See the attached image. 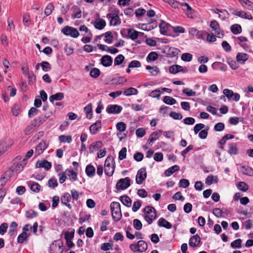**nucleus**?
Listing matches in <instances>:
<instances>
[{
	"label": "nucleus",
	"mask_w": 253,
	"mask_h": 253,
	"mask_svg": "<svg viewBox=\"0 0 253 253\" xmlns=\"http://www.w3.org/2000/svg\"><path fill=\"white\" fill-rule=\"evenodd\" d=\"M54 9L53 4L52 3H49L46 7L44 10V14L46 16H49Z\"/></svg>",
	"instance_id": "47"
},
{
	"label": "nucleus",
	"mask_w": 253,
	"mask_h": 253,
	"mask_svg": "<svg viewBox=\"0 0 253 253\" xmlns=\"http://www.w3.org/2000/svg\"><path fill=\"white\" fill-rule=\"evenodd\" d=\"M158 225L159 227H163L168 229L172 227L171 224L163 217L159 219Z\"/></svg>",
	"instance_id": "20"
},
{
	"label": "nucleus",
	"mask_w": 253,
	"mask_h": 253,
	"mask_svg": "<svg viewBox=\"0 0 253 253\" xmlns=\"http://www.w3.org/2000/svg\"><path fill=\"white\" fill-rule=\"evenodd\" d=\"M133 225L134 228L137 230H139L142 228V224L141 221L137 219H135L133 221Z\"/></svg>",
	"instance_id": "55"
},
{
	"label": "nucleus",
	"mask_w": 253,
	"mask_h": 253,
	"mask_svg": "<svg viewBox=\"0 0 253 253\" xmlns=\"http://www.w3.org/2000/svg\"><path fill=\"white\" fill-rule=\"evenodd\" d=\"M67 178L71 181H75L77 179V173L73 169H67L65 170Z\"/></svg>",
	"instance_id": "16"
},
{
	"label": "nucleus",
	"mask_w": 253,
	"mask_h": 253,
	"mask_svg": "<svg viewBox=\"0 0 253 253\" xmlns=\"http://www.w3.org/2000/svg\"><path fill=\"white\" fill-rule=\"evenodd\" d=\"M104 165V167H109V166H115V162L113 157L112 156L108 157L105 161Z\"/></svg>",
	"instance_id": "54"
},
{
	"label": "nucleus",
	"mask_w": 253,
	"mask_h": 253,
	"mask_svg": "<svg viewBox=\"0 0 253 253\" xmlns=\"http://www.w3.org/2000/svg\"><path fill=\"white\" fill-rule=\"evenodd\" d=\"M97 47L102 51H105L112 54L116 53L119 51L117 48L115 47L110 48L109 46L105 44H98Z\"/></svg>",
	"instance_id": "13"
},
{
	"label": "nucleus",
	"mask_w": 253,
	"mask_h": 253,
	"mask_svg": "<svg viewBox=\"0 0 253 253\" xmlns=\"http://www.w3.org/2000/svg\"><path fill=\"white\" fill-rule=\"evenodd\" d=\"M28 236L27 233L25 232H23L21 234H20L17 238V242L18 243L22 244L24 242V241H26Z\"/></svg>",
	"instance_id": "39"
},
{
	"label": "nucleus",
	"mask_w": 253,
	"mask_h": 253,
	"mask_svg": "<svg viewBox=\"0 0 253 253\" xmlns=\"http://www.w3.org/2000/svg\"><path fill=\"white\" fill-rule=\"evenodd\" d=\"M249 59V55L243 52H239L237 54L236 60L238 62L244 64L245 62Z\"/></svg>",
	"instance_id": "21"
},
{
	"label": "nucleus",
	"mask_w": 253,
	"mask_h": 253,
	"mask_svg": "<svg viewBox=\"0 0 253 253\" xmlns=\"http://www.w3.org/2000/svg\"><path fill=\"white\" fill-rule=\"evenodd\" d=\"M241 171L244 175H247L249 176L253 175V169L250 167H245V166H243Z\"/></svg>",
	"instance_id": "34"
},
{
	"label": "nucleus",
	"mask_w": 253,
	"mask_h": 253,
	"mask_svg": "<svg viewBox=\"0 0 253 253\" xmlns=\"http://www.w3.org/2000/svg\"><path fill=\"white\" fill-rule=\"evenodd\" d=\"M138 92L137 89L134 87H129L128 88L126 89L123 93L126 96H130L132 95H136Z\"/></svg>",
	"instance_id": "33"
},
{
	"label": "nucleus",
	"mask_w": 253,
	"mask_h": 253,
	"mask_svg": "<svg viewBox=\"0 0 253 253\" xmlns=\"http://www.w3.org/2000/svg\"><path fill=\"white\" fill-rule=\"evenodd\" d=\"M146 69L148 70H152V71H150V73L153 76L157 75L159 72V69L157 66L151 67L149 65H147L146 67Z\"/></svg>",
	"instance_id": "48"
},
{
	"label": "nucleus",
	"mask_w": 253,
	"mask_h": 253,
	"mask_svg": "<svg viewBox=\"0 0 253 253\" xmlns=\"http://www.w3.org/2000/svg\"><path fill=\"white\" fill-rule=\"evenodd\" d=\"M36 167L37 168H43L46 170H49L51 167V164L45 160L42 161H38L36 163Z\"/></svg>",
	"instance_id": "17"
},
{
	"label": "nucleus",
	"mask_w": 253,
	"mask_h": 253,
	"mask_svg": "<svg viewBox=\"0 0 253 253\" xmlns=\"http://www.w3.org/2000/svg\"><path fill=\"white\" fill-rule=\"evenodd\" d=\"M127 149L126 147H123L119 153V159L123 160L126 158Z\"/></svg>",
	"instance_id": "50"
},
{
	"label": "nucleus",
	"mask_w": 253,
	"mask_h": 253,
	"mask_svg": "<svg viewBox=\"0 0 253 253\" xmlns=\"http://www.w3.org/2000/svg\"><path fill=\"white\" fill-rule=\"evenodd\" d=\"M121 202L127 207H130L131 205V200L127 196H123L120 198Z\"/></svg>",
	"instance_id": "28"
},
{
	"label": "nucleus",
	"mask_w": 253,
	"mask_h": 253,
	"mask_svg": "<svg viewBox=\"0 0 253 253\" xmlns=\"http://www.w3.org/2000/svg\"><path fill=\"white\" fill-rule=\"evenodd\" d=\"M95 168L91 165H88L85 168V172L86 175L89 177H92L95 174Z\"/></svg>",
	"instance_id": "31"
},
{
	"label": "nucleus",
	"mask_w": 253,
	"mask_h": 253,
	"mask_svg": "<svg viewBox=\"0 0 253 253\" xmlns=\"http://www.w3.org/2000/svg\"><path fill=\"white\" fill-rule=\"evenodd\" d=\"M104 36V41L109 44L112 43L113 42V36L112 35V32L110 31H108L104 33V34L98 36V38H101V37Z\"/></svg>",
	"instance_id": "23"
},
{
	"label": "nucleus",
	"mask_w": 253,
	"mask_h": 253,
	"mask_svg": "<svg viewBox=\"0 0 253 253\" xmlns=\"http://www.w3.org/2000/svg\"><path fill=\"white\" fill-rule=\"evenodd\" d=\"M42 69L44 72H47L51 70V66L50 64L46 61H42L41 63Z\"/></svg>",
	"instance_id": "52"
},
{
	"label": "nucleus",
	"mask_w": 253,
	"mask_h": 253,
	"mask_svg": "<svg viewBox=\"0 0 253 253\" xmlns=\"http://www.w3.org/2000/svg\"><path fill=\"white\" fill-rule=\"evenodd\" d=\"M163 131L162 130H159L158 131H154L153 133H152L150 136L155 141L159 138V137L161 135Z\"/></svg>",
	"instance_id": "60"
},
{
	"label": "nucleus",
	"mask_w": 253,
	"mask_h": 253,
	"mask_svg": "<svg viewBox=\"0 0 253 253\" xmlns=\"http://www.w3.org/2000/svg\"><path fill=\"white\" fill-rule=\"evenodd\" d=\"M105 26L106 22L105 20L100 18L97 20L94 24V27H95V28L99 30L103 29Z\"/></svg>",
	"instance_id": "32"
},
{
	"label": "nucleus",
	"mask_w": 253,
	"mask_h": 253,
	"mask_svg": "<svg viewBox=\"0 0 253 253\" xmlns=\"http://www.w3.org/2000/svg\"><path fill=\"white\" fill-rule=\"evenodd\" d=\"M190 185L189 181L186 179H181L179 181V186L184 188L188 187Z\"/></svg>",
	"instance_id": "57"
},
{
	"label": "nucleus",
	"mask_w": 253,
	"mask_h": 253,
	"mask_svg": "<svg viewBox=\"0 0 253 253\" xmlns=\"http://www.w3.org/2000/svg\"><path fill=\"white\" fill-rule=\"evenodd\" d=\"M40 185L36 182H32L30 185L31 190L36 193L39 192L40 190Z\"/></svg>",
	"instance_id": "49"
},
{
	"label": "nucleus",
	"mask_w": 253,
	"mask_h": 253,
	"mask_svg": "<svg viewBox=\"0 0 253 253\" xmlns=\"http://www.w3.org/2000/svg\"><path fill=\"white\" fill-rule=\"evenodd\" d=\"M100 70L96 68L92 69L90 72V75L91 77L96 78L98 77L100 75Z\"/></svg>",
	"instance_id": "62"
},
{
	"label": "nucleus",
	"mask_w": 253,
	"mask_h": 253,
	"mask_svg": "<svg viewBox=\"0 0 253 253\" xmlns=\"http://www.w3.org/2000/svg\"><path fill=\"white\" fill-rule=\"evenodd\" d=\"M113 60L112 57L108 55H104L101 58V63L105 67L112 65Z\"/></svg>",
	"instance_id": "15"
},
{
	"label": "nucleus",
	"mask_w": 253,
	"mask_h": 253,
	"mask_svg": "<svg viewBox=\"0 0 253 253\" xmlns=\"http://www.w3.org/2000/svg\"><path fill=\"white\" fill-rule=\"evenodd\" d=\"M145 220L150 224L152 223L153 220L156 217V213H152V214H146L144 216Z\"/></svg>",
	"instance_id": "41"
},
{
	"label": "nucleus",
	"mask_w": 253,
	"mask_h": 253,
	"mask_svg": "<svg viewBox=\"0 0 253 253\" xmlns=\"http://www.w3.org/2000/svg\"><path fill=\"white\" fill-rule=\"evenodd\" d=\"M201 244V238L198 234L192 236L189 239V245L190 247L195 248Z\"/></svg>",
	"instance_id": "8"
},
{
	"label": "nucleus",
	"mask_w": 253,
	"mask_h": 253,
	"mask_svg": "<svg viewBox=\"0 0 253 253\" xmlns=\"http://www.w3.org/2000/svg\"><path fill=\"white\" fill-rule=\"evenodd\" d=\"M64 95L62 92H58L55 94L52 95L49 97V101L53 102L54 100H61L63 99Z\"/></svg>",
	"instance_id": "30"
},
{
	"label": "nucleus",
	"mask_w": 253,
	"mask_h": 253,
	"mask_svg": "<svg viewBox=\"0 0 253 253\" xmlns=\"http://www.w3.org/2000/svg\"><path fill=\"white\" fill-rule=\"evenodd\" d=\"M192 55L189 53H184L181 56V59L184 61L189 62L192 60Z\"/></svg>",
	"instance_id": "63"
},
{
	"label": "nucleus",
	"mask_w": 253,
	"mask_h": 253,
	"mask_svg": "<svg viewBox=\"0 0 253 253\" xmlns=\"http://www.w3.org/2000/svg\"><path fill=\"white\" fill-rule=\"evenodd\" d=\"M179 170V167L177 165H174L169 169H167L165 172V175L167 176H169L172 174L174 172Z\"/></svg>",
	"instance_id": "27"
},
{
	"label": "nucleus",
	"mask_w": 253,
	"mask_h": 253,
	"mask_svg": "<svg viewBox=\"0 0 253 253\" xmlns=\"http://www.w3.org/2000/svg\"><path fill=\"white\" fill-rule=\"evenodd\" d=\"M233 14L242 18L249 20H252L253 19V16L251 14H248L245 11L234 10Z\"/></svg>",
	"instance_id": "19"
},
{
	"label": "nucleus",
	"mask_w": 253,
	"mask_h": 253,
	"mask_svg": "<svg viewBox=\"0 0 253 253\" xmlns=\"http://www.w3.org/2000/svg\"><path fill=\"white\" fill-rule=\"evenodd\" d=\"M73 14L71 15L72 19L80 18L82 16V10L77 5H74L71 8Z\"/></svg>",
	"instance_id": "12"
},
{
	"label": "nucleus",
	"mask_w": 253,
	"mask_h": 253,
	"mask_svg": "<svg viewBox=\"0 0 253 253\" xmlns=\"http://www.w3.org/2000/svg\"><path fill=\"white\" fill-rule=\"evenodd\" d=\"M242 240L238 239L235 240L231 243V246L233 248H240L241 247Z\"/></svg>",
	"instance_id": "59"
},
{
	"label": "nucleus",
	"mask_w": 253,
	"mask_h": 253,
	"mask_svg": "<svg viewBox=\"0 0 253 253\" xmlns=\"http://www.w3.org/2000/svg\"><path fill=\"white\" fill-rule=\"evenodd\" d=\"M48 186L51 188H54L58 185V183L55 178H51L48 182Z\"/></svg>",
	"instance_id": "64"
},
{
	"label": "nucleus",
	"mask_w": 253,
	"mask_h": 253,
	"mask_svg": "<svg viewBox=\"0 0 253 253\" xmlns=\"http://www.w3.org/2000/svg\"><path fill=\"white\" fill-rule=\"evenodd\" d=\"M24 160H23L22 162H21L20 163H18L16 165L15 168L13 169L15 172L19 173L23 170L24 165Z\"/></svg>",
	"instance_id": "56"
},
{
	"label": "nucleus",
	"mask_w": 253,
	"mask_h": 253,
	"mask_svg": "<svg viewBox=\"0 0 253 253\" xmlns=\"http://www.w3.org/2000/svg\"><path fill=\"white\" fill-rule=\"evenodd\" d=\"M140 33H141L136 31L133 29H127V37L133 41L137 39L139 34Z\"/></svg>",
	"instance_id": "22"
},
{
	"label": "nucleus",
	"mask_w": 253,
	"mask_h": 253,
	"mask_svg": "<svg viewBox=\"0 0 253 253\" xmlns=\"http://www.w3.org/2000/svg\"><path fill=\"white\" fill-rule=\"evenodd\" d=\"M84 110L85 111L86 118L88 119H90L92 117V106L91 104H88L84 108Z\"/></svg>",
	"instance_id": "44"
},
{
	"label": "nucleus",
	"mask_w": 253,
	"mask_h": 253,
	"mask_svg": "<svg viewBox=\"0 0 253 253\" xmlns=\"http://www.w3.org/2000/svg\"><path fill=\"white\" fill-rule=\"evenodd\" d=\"M63 244L62 242L54 241L50 247V253H62Z\"/></svg>",
	"instance_id": "6"
},
{
	"label": "nucleus",
	"mask_w": 253,
	"mask_h": 253,
	"mask_svg": "<svg viewBox=\"0 0 253 253\" xmlns=\"http://www.w3.org/2000/svg\"><path fill=\"white\" fill-rule=\"evenodd\" d=\"M163 101L167 104L173 105L176 103V100L172 97L169 96H165L163 99Z\"/></svg>",
	"instance_id": "45"
},
{
	"label": "nucleus",
	"mask_w": 253,
	"mask_h": 253,
	"mask_svg": "<svg viewBox=\"0 0 253 253\" xmlns=\"http://www.w3.org/2000/svg\"><path fill=\"white\" fill-rule=\"evenodd\" d=\"M101 127V122L100 120L97 121L94 124L91 125L89 127V130L92 134H95Z\"/></svg>",
	"instance_id": "14"
},
{
	"label": "nucleus",
	"mask_w": 253,
	"mask_h": 253,
	"mask_svg": "<svg viewBox=\"0 0 253 253\" xmlns=\"http://www.w3.org/2000/svg\"><path fill=\"white\" fill-rule=\"evenodd\" d=\"M228 153L230 155H236L238 153V150L236 144L235 143H230L229 144Z\"/></svg>",
	"instance_id": "43"
},
{
	"label": "nucleus",
	"mask_w": 253,
	"mask_h": 253,
	"mask_svg": "<svg viewBox=\"0 0 253 253\" xmlns=\"http://www.w3.org/2000/svg\"><path fill=\"white\" fill-rule=\"evenodd\" d=\"M147 172L145 168L140 169L137 172L136 176V182L140 184L146 178Z\"/></svg>",
	"instance_id": "7"
},
{
	"label": "nucleus",
	"mask_w": 253,
	"mask_h": 253,
	"mask_svg": "<svg viewBox=\"0 0 253 253\" xmlns=\"http://www.w3.org/2000/svg\"><path fill=\"white\" fill-rule=\"evenodd\" d=\"M59 140L60 142L70 143L72 141V136L70 135H61L59 137Z\"/></svg>",
	"instance_id": "37"
},
{
	"label": "nucleus",
	"mask_w": 253,
	"mask_h": 253,
	"mask_svg": "<svg viewBox=\"0 0 253 253\" xmlns=\"http://www.w3.org/2000/svg\"><path fill=\"white\" fill-rule=\"evenodd\" d=\"M247 9L250 10H253V3L249 0H238Z\"/></svg>",
	"instance_id": "29"
},
{
	"label": "nucleus",
	"mask_w": 253,
	"mask_h": 253,
	"mask_svg": "<svg viewBox=\"0 0 253 253\" xmlns=\"http://www.w3.org/2000/svg\"><path fill=\"white\" fill-rule=\"evenodd\" d=\"M71 200V195L69 193H65L61 197V202L62 204L66 206L69 209H71L72 206L70 204Z\"/></svg>",
	"instance_id": "10"
},
{
	"label": "nucleus",
	"mask_w": 253,
	"mask_h": 253,
	"mask_svg": "<svg viewBox=\"0 0 253 253\" xmlns=\"http://www.w3.org/2000/svg\"><path fill=\"white\" fill-rule=\"evenodd\" d=\"M210 27L214 32L215 34L219 38H221L224 36L223 31H221L218 23L216 20H212L211 21Z\"/></svg>",
	"instance_id": "3"
},
{
	"label": "nucleus",
	"mask_w": 253,
	"mask_h": 253,
	"mask_svg": "<svg viewBox=\"0 0 253 253\" xmlns=\"http://www.w3.org/2000/svg\"><path fill=\"white\" fill-rule=\"evenodd\" d=\"M61 32L65 35L70 36L74 38H77L79 36V32L76 28L68 26L63 28L62 29Z\"/></svg>",
	"instance_id": "2"
},
{
	"label": "nucleus",
	"mask_w": 253,
	"mask_h": 253,
	"mask_svg": "<svg viewBox=\"0 0 253 253\" xmlns=\"http://www.w3.org/2000/svg\"><path fill=\"white\" fill-rule=\"evenodd\" d=\"M144 214H151L152 213H156L155 209L151 206H147L144 209Z\"/></svg>",
	"instance_id": "61"
},
{
	"label": "nucleus",
	"mask_w": 253,
	"mask_h": 253,
	"mask_svg": "<svg viewBox=\"0 0 253 253\" xmlns=\"http://www.w3.org/2000/svg\"><path fill=\"white\" fill-rule=\"evenodd\" d=\"M137 252H145L148 247L147 244L143 240H139L137 242Z\"/></svg>",
	"instance_id": "25"
},
{
	"label": "nucleus",
	"mask_w": 253,
	"mask_h": 253,
	"mask_svg": "<svg viewBox=\"0 0 253 253\" xmlns=\"http://www.w3.org/2000/svg\"><path fill=\"white\" fill-rule=\"evenodd\" d=\"M211 67L214 70L219 69L223 71H225L227 70V66L220 62H214L211 65Z\"/></svg>",
	"instance_id": "24"
},
{
	"label": "nucleus",
	"mask_w": 253,
	"mask_h": 253,
	"mask_svg": "<svg viewBox=\"0 0 253 253\" xmlns=\"http://www.w3.org/2000/svg\"><path fill=\"white\" fill-rule=\"evenodd\" d=\"M145 220L150 224L152 223L153 220L156 217V213H152V214H146L144 216Z\"/></svg>",
	"instance_id": "40"
},
{
	"label": "nucleus",
	"mask_w": 253,
	"mask_h": 253,
	"mask_svg": "<svg viewBox=\"0 0 253 253\" xmlns=\"http://www.w3.org/2000/svg\"><path fill=\"white\" fill-rule=\"evenodd\" d=\"M107 18L110 20L111 25L116 26L121 23V19L118 15L115 13H110L107 15Z\"/></svg>",
	"instance_id": "4"
},
{
	"label": "nucleus",
	"mask_w": 253,
	"mask_h": 253,
	"mask_svg": "<svg viewBox=\"0 0 253 253\" xmlns=\"http://www.w3.org/2000/svg\"><path fill=\"white\" fill-rule=\"evenodd\" d=\"M125 57L122 54L118 55L114 60V65H120L124 61Z\"/></svg>",
	"instance_id": "53"
},
{
	"label": "nucleus",
	"mask_w": 253,
	"mask_h": 253,
	"mask_svg": "<svg viewBox=\"0 0 253 253\" xmlns=\"http://www.w3.org/2000/svg\"><path fill=\"white\" fill-rule=\"evenodd\" d=\"M130 186V179L127 177L125 178L120 179L116 184V188L117 189L125 190Z\"/></svg>",
	"instance_id": "5"
},
{
	"label": "nucleus",
	"mask_w": 253,
	"mask_h": 253,
	"mask_svg": "<svg viewBox=\"0 0 253 253\" xmlns=\"http://www.w3.org/2000/svg\"><path fill=\"white\" fill-rule=\"evenodd\" d=\"M37 213L32 210L27 211L25 213V216L29 219H32L36 217Z\"/></svg>",
	"instance_id": "51"
},
{
	"label": "nucleus",
	"mask_w": 253,
	"mask_h": 253,
	"mask_svg": "<svg viewBox=\"0 0 253 253\" xmlns=\"http://www.w3.org/2000/svg\"><path fill=\"white\" fill-rule=\"evenodd\" d=\"M126 125L124 122H119L116 125V128L118 130L121 132L124 131L126 129Z\"/></svg>",
	"instance_id": "58"
},
{
	"label": "nucleus",
	"mask_w": 253,
	"mask_h": 253,
	"mask_svg": "<svg viewBox=\"0 0 253 253\" xmlns=\"http://www.w3.org/2000/svg\"><path fill=\"white\" fill-rule=\"evenodd\" d=\"M158 54L154 51L150 52L146 57V60L147 62L154 61L156 60L158 58Z\"/></svg>",
	"instance_id": "35"
},
{
	"label": "nucleus",
	"mask_w": 253,
	"mask_h": 253,
	"mask_svg": "<svg viewBox=\"0 0 253 253\" xmlns=\"http://www.w3.org/2000/svg\"><path fill=\"white\" fill-rule=\"evenodd\" d=\"M115 166H109V167H104L105 173L108 176L113 175L114 172Z\"/></svg>",
	"instance_id": "38"
},
{
	"label": "nucleus",
	"mask_w": 253,
	"mask_h": 253,
	"mask_svg": "<svg viewBox=\"0 0 253 253\" xmlns=\"http://www.w3.org/2000/svg\"><path fill=\"white\" fill-rule=\"evenodd\" d=\"M47 144L44 141H41L36 147L35 150V155L39 156L47 148Z\"/></svg>",
	"instance_id": "11"
},
{
	"label": "nucleus",
	"mask_w": 253,
	"mask_h": 253,
	"mask_svg": "<svg viewBox=\"0 0 253 253\" xmlns=\"http://www.w3.org/2000/svg\"><path fill=\"white\" fill-rule=\"evenodd\" d=\"M102 146V143L100 141L96 142L95 143L90 144L89 146V150L90 153H92L94 151L98 150Z\"/></svg>",
	"instance_id": "26"
},
{
	"label": "nucleus",
	"mask_w": 253,
	"mask_h": 253,
	"mask_svg": "<svg viewBox=\"0 0 253 253\" xmlns=\"http://www.w3.org/2000/svg\"><path fill=\"white\" fill-rule=\"evenodd\" d=\"M122 110V107L118 105H109L106 108V112L109 114H119Z\"/></svg>",
	"instance_id": "9"
},
{
	"label": "nucleus",
	"mask_w": 253,
	"mask_h": 253,
	"mask_svg": "<svg viewBox=\"0 0 253 253\" xmlns=\"http://www.w3.org/2000/svg\"><path fill=\"white\" fill-rule=\"evenodd\" d=\"M231 31L235 35L240 34L242 32L241 26L239 24H234L231 27Z\"/></svg>",
	"instance_id": "36"
},
{
	"label": "nucleus",
	"mask_w": 253,
	"mask_h": 253,
	"mask_svg": "<svg viewBox=\"0 0 253 253\" xmlns=\"http://www.w3.org/2000/svg\"><path fill=\"white\" fill-rule=\"evenodd\" d=\"M160 32L163 35H167L168 30H169L172 26L164 21H162L160 26Z\"/></svg>",
	"instance_id": "18"
},
{
	"label": "nucleus",
	"mask_w": 253,
	"mask_h": 253,
	"mask_svg": "<svg viewBox=\"0 0 253 253\" xmlns=\"http://www.w3.org/2000/svg\"><path fill=\"white\" fill-rule=\"evenodd\" d=\"M110 207L113 220L116 222L119 221L122 218L120 203L117 202H113L111 204Z\"/></svg>",
	"instance_id": "1"
},
{
	"label": "nucleus",
	"mask_w": 253,
	"mask_h": 253,
	"mask_svg": "<svg viewBox=\"0 0 253 253\" xmlns=\"http://www.w3.org/2000/svg\"><path fill=\"white\" fill-rule=\"evenodd\" d=\"M48 117H47L46 116H42L39 117L38 118H37V119H36L35 120V122L36 123L35 126H36V125L40 126L41 124H43L46 120V119L48 118Z\"/></svg>",
	"instance_id": "46"
},
{
	"label": "nucleus",
	"mask_w": 253,
	"mask_h": 253,
	"mask_svg": "<svg viewBox=\"0 0 253 253\" xmlns=\"http://www.w3.org/2000/svg\"><path fill=\"white\" fill-rule=\"evenodd\" d=\"M237 188L242 191L246 192L248 190V185L244 182H239L237 184Z\"/></svg>",
	"instance_id": "42"
}]
</instances>
